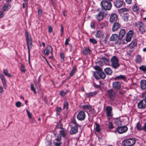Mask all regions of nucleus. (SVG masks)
<instances>
[{
  "label": "nucleus",
  "mask_w": 146,
  "mask_h": 146,
  "mask_svg": "<svg viewBox=\"0 0 146 146\" xmlns=\"http://www.w3.org/2000/svg\"><path fill=\"white\" fill-rule=\"evenodd\" d=\"M68 103L66 101H65L64 103L63 109L66 110H67L68 109Z\"/></svg>",
  "instance_id": "nucleus-37"
},
{
  "label": "nucleus",
  "mask_w": 146,
  "mask_h": 146,
  "mask_svg": "<svg viewBox=\"0 0 146 146\" xmlns=\"http://www.w3.org/2000/svg\"><path fill=\"white\" fill-rule=\"evenodd\" d=\"M142 58L140 55H137L135 58V62L137 63H140L141 62Z\"/></svg>",
  "instance_id": "nucleus-27"
},
{
  "label": "nucleus",
  "mask_w": 146,
  "mask_h": 146,
  "mask_svg": "<svg viewBox=\"0 0 146 146\" xmlns=\"http://www.w3.org/2000/svg\"><path fill=\"white\" fill-rule=\"evenodd\" d=\"M21 104V103L20 102H16L15 105L17 107H20Z\"/></svg>",
  "instance_id": "nucleus-54"
},
{
  "label": "nucleus",
  "mask_w": 146,
  "mask_h": 146,
  "mask_svg": "<svg viewBox=\"0 0 146 146\" xmlns=\"http://www.w3.org/2000/svg\"><path fill=\"white\" fill-rule=\"evenodd\" d=\"M94 68L97 70L93 73V76L96 79H104L106 78V76L105 74L102 71V68L100 66H96L94 67Z\"/></svg>",
  "instance_id": "nucleus-1"
},
{
  "label": "nucleus",
  "mask_w": 146,
  "mask_h": 146,
  "mask_svg": "<svg viewBox=\"0 0 146 146\" xmlns=\"http://www.w3.org/2000/svg\"><path fill=\"white\" fill-rule=\"evenodd\" d=\"M56 127L58 129H64L62 128L63 125L61 123H59L57 124Z\"/></svg>",
  "instance_id": "nucleus-46"
},
{
  "label": "nucleus",
  "mask_w": 146,
  "mask_h": 146,
  "mask_svg": "<svg viewBox=\"0 0 146 146\" xmlns=\"http://www.w3.org/2000/svg\"><path fill=\"white\" fill-rule=\"evenodd\" d=\"M61 140V137L60 135H58L57 136L54 141V145L56 146H59L61 144V142H57V141H60Z\"/></svg>",
  "instance_id": "nucleus-18"
},
{
  "label": "nucleus",
  "mask_w": 146,
  "mask_h": 146,
  "mask_svg": "<svg viewBox=\"0 0 146 146\" xmlns=\"http://www.w3.org/2000/svg\"><path fill=\"white\" fill-rule=\"evenodd\" d=\"M96 127L95 129L96 131L98 132H100L101 130L100 127V125L98 123H95Z\"/></svg>",
  "instance_id": "nucleus-36"
},
{
  "label": "nucleus",
  "mask_w": 146,
  "mask_h": 146,
  "mask_svg": "<svg viewBox=\"0 0 146 146\" xmlns=\"http://www.w3.org/2000/svg\"><path fill=\"white\" fill-rule=\"evenodd\" d=\"M125 79V76L124 75H121L119 76H117L115 77L114 79L115 80H124Z\"/></svg>",
  "instance_id": "nucleus-29"
},
{
  "label": "nucleus",
  "mask_w": 146,
  "mask_h": 146,
  "mask_svg": "<svg viewBox=\"0 0 146 146\" xmlns=\"http://www.w3.org/2000/svg\"><path fill=\"white\" fill-rule=\"evenodd\" d=\"M101 59L103 61L104 63L106 64H108L109 63L108 60L105 57H102Z\"/></svg>",
  "instance_id": "nucleus-45"
},
{
  "label": "nucleus",
  "mask_w": 146,
  "mask_h": 146,
  "mask_svg": "<svg viewBox=\"0 0 146 146\" xmlns=\"http://www.w3.org/2000/svg\"><path fill=\"white\" fill-rule=\"evenodd\" d=\"M43 58H44L45 60H46V63H47V64L49 65L50 67V68H52V67L50 65V64H49V63L48 61V60H47V59L45 58L44 57V56H43Z\"/></svg>",
  "instance_id": "nucleus-61"
},
{
  "label": "nucleus",
  "mask_w": 146,
  "mask_h": 146,
  "mask_svg": "<svg viewBox=\"0 0 146 146\" xmlns=\"http://www.w3.org/2000/svg\"><path fill=\"white\" fill-rule=\"evenodd\" d=\"M60 56L61 59V61L64 62V55L63 52H61L60 53Z\"/></svg>",
  "instance_id": "nucleus-44"
},
{
  "label": "nucleus",
  "mask_w": 146,
  "mask_h": 146,
  "mask_svg": "<svg viewBox=\"0 0 146 146\" xmlns=\"http://www.w3.org/2000/svg\"><path fill=\"white\" fill-rule=\"evenodd\" d=\"M135 25L139 29L144 26V24L141 21H139L135 22Z\"/></svg>",
  "instance_id": "nucleus-22"
},
{
  "label": "nucleus",
  "mask_w": 146,
  "mask_h": 146,
  "mask_svg": "<svg viewBox=\"0 0 146 146\" xmlns=\"http://www.w3.org/2000/svg\"><path fill=\"white\" fill-rule=\"evenodd\" d=\"M108 127L110 129H111L113 128V126L112 125V124L110 122L109 123Z\"/></svg>",
  "instance_id": "nucleus-60"
},
{
  "label": "nucleus",
  "mask_w": 146,
  "mask_h": 146,
  "mask_svg": "<svg viewBox=\"0 0 146 146\" xmlns=\"http://www.w3.org/2000/svg\"><path fill=\"white\" fill-rule=\"evenodd\" d=\"M72 123L75 125L74 126H79V125L76 122V120L73 119L72 121Z\"/></svg>",
  "instance_id": "nucleus-49"
},
{
  "label": "nucleus",
  "mask_w": 146,
  "mask_h": 146,
  "mask_svg": "<svg viewBox=\"0 0 146 146\" xmlns=\"http://www.w3.org/2000/svg\"><path fill=\"white\" fill-rule=\"evenodd\" d=\"M60 133L63 137H66V133L65 129H62L60 131Z\"/></svg>",
  "instance_id": "nucleus-33"
},
{
  "label": "nucleus",
  "mask_w": 146,
  "mask_h": 146,
  "mask_svg": "<svg viewBox=\"0 0 146 146\" xmlns=\"http://www.w3.org/2000/svg\"><path fill=\"white\" fill-rule=\"evenodd\" d=\"M118 37L117 35L116 34H113L110 38V40L111 41H115Z\"/></svg>",
  "instance_id": "nucleus-24"
},
{
  "label": "nucleus",
  "mask_w": 146,
  "mask_h": 146,
  "mask_svg": "<svg viewBox=\"0 0 146 146\" xmlns=\"http://www.w3.org/2000/svg\"><path fill=\"white\" fill-rule=\"evenodd\" d=\"M68 92H60V94L62 96H63L67 93Z\"/></svg>",
  "instance_id": "nucleus-56"
},
{
  "label": "nucleus",
  "mask_w": 146,
  "mask_h": 146,
  "mask_svg": "<svg viewBox=\"0 0 146 146\" xmlns=\"http://www.w3.org/2000/svg\"><path fill=\"white\" fill-rule=\"evenodd\" d=\"M107 95L110 99L111 100H113L116 96L117 94L115 90L111 89L107 90Z\"/></svg>",
  "instance_id": "nucleus-5"
},
{
  "label": "nucleus",
  "mask_w": 146,
  "mask_h": 146,
  "mask_svg": "<svg viewBox=\"0 0 146 146\" xmlns=\"http://www.w3.org/2000/svg\"><path fill=\"white\" fill-rule=\"evenodd\" d=\"M106 16V14L100 11L99 13L95 16V18L96 20L100 21L103 20L104 17Z\"/></svg>",
  "instance_id": "nucleus-9"
},
{
  "label": "nucleus",
  "mask_w": 146,
  "mask_h": 146,
  "mask_svg": "<svg viewBox=\"0 0 146 146\" xmlns=\"http://www.w3.org/2000/svg\"><path fill=\"white\" fill-rule=\"evenodd\" d=\"M106 115L108 117H112L113 115L112 108L111 106H108L106 107Z\"/></svg>",
  "instance_id": "nucleus-13"
},
{
  "label": "nucleus",
  "mask_w": 146,
  "mask_h": 146,
  "mask_svg": "<svg viewBox=\"0 0 146 146\" xmlns=\"http://www.w3.org/2000/svg\"><path fill=\"white\" fill-rule=\"evenodd\" d=\"M118 20V16L117 14L113 13L111 14L109 19L110 23H113L117 22Z\"/></svg>",
  "instance_id": "nucleus-8"
},
{
  "label": "nucleus",
  "mask_w": 146,
  "mask_h": 146,
  "mask_svg": "<svg viewBox=\"0 0 146 146\" xmlns=\"http://www.w3.org/2000/svg\"><path fill=\"white\" fill-rule=\"evenodd\" d=\"M86 117L85 113L83 111H80L77 116V119L80 121H82Z\"/></svg>",
  "instance_id": "nucleus-14"
},
{
  "label": "nucleus",
  "mask_w": 146,
  "mask_h": 146,
  "mask_svg": "<svg viewBox=\"0 0 146 146\" xmlns=\"http://www.w3.org/2000/svg\"><path fill=\"white\" fill-rule=\"evenodd\" d=\"M31 90H32L35 94L36 93V90L34 88V86L33 83H31Z\"/></svg>",
  "instance_id": "nucleus-42"
},
{
  "label": "nucleus",
  "mask_w": 146,
  "mask_h": 146,
  "mask_svg": "<svg viewBox=\"0 0 146 146\" xmlns=\"http://www.w3.org/2000/svg\"><path fill=\"white\" fill-rule=\"evenodd\" d=\"M25 37L27 45V46L29 59L30 58V50L32 48V38L30 34H29L27 31L25 32Z\"/></svg>",
  "instance_id": "nucleus-3"
},
{
  "label": "nucleus",
  "mask_w": 146,
  "mask_h": 146,
  "mask_svg": "<svg viewBox=\"0 0 146 146\" xmlns=\"http://www.w3.org/2000/svg\"><path fill=\"white\" fill-rule=\"evenodd\" d=\"M142 130L146 132V123H145L143 126L142 127Z\"/></svg>",
  "instance_id": "nucleus-50"
},
{
  "label": "nucleus",
  "mask_w": 146,
  "mask_h": 146,
  "mask_svg": "<svg viewBox=\"0 0 146 146\" xmlns=\"http://www.w3.org/2000/svg\"><path fill=\"white\" fill-rule=\"evenodd\" d=\"M60 26H61L60 31L61 32V33L60 34V35L62 36V35L63 33L64 29H63V26L62 24H61Z\"/></svg>",
  "instance_id": "nucleus-52"
},
{
  "label": "nucleus",
  "mask_w": 146,
  "mask_h": 146,
  "mask_svg": "<svg viewBox=\"0 0 146 146\" xmlns=\"http://www.w3.org/2000/svg\"><path fill=\"white\" fill-rule=\"evenodd\" d=\"M48 32L51 33L52 30V28L50 26H48Z\"/></svg>",
  "instance_id": "nucleus-62"
},
{
  "label": "nucleus",
  "mask_w": 146,
  "mask_h": 146,
  "mask_svg": "<svg viewBox=\"0 0 146 146\" xmlns=\"http://www.w3.org/2000/svg\"><path fill=\"white\" fill-rule=\"evenodd\" d=\"M114 5L117 8L122 7L123 5V2L121 0H115L114 2Z\"/></svg>",
  "instance_id": "nucleus-16"
},
{
  "label": "nucleus",
  "mask_w": 146,
  "mask_h": 146,
  "mask_svg": "<svg viewBox=\"0 0 146 146\" xmlns=\"http://www.w3.org/2000/svg\"><path fill=\"white\" fill-rule=\"evenodd\" d=\"M115 123L116 125H117V126H119L121 125V121L119 119H116L115 120Z\"/></svg>",
  "instance_id": "nucleus-41"
},
{
  "label": "nucleus",
  "mask_w": 146,
  "mask_h": 146,
  "mask_svg": "<svg viewBox=\"0 0 146 146\" xmlns=\"http://www.w3.org/2000/svg\"><path fill=\"white\" fill-rule=\"evenodd\" d=\"M70 40L68 38H66V40L65 42V45L66 46L67 45H69V41Z\"/></svg>",
  "instance_id": "nucleus-59"
},
{
  "label": "nucleus",
  "mask_w": 146,
  "mask_h": 146,
  "mask_svg": "<svg viewBox=\"0 0 146 146\" xmlns=\"http://www.w3.org/2000/svg\"><path fill=\"white\" fill-rule=\"evenodd\" d=\"M111 66L114 68L116 69L119 66V61L118 58L115 56H113L111 59Z\"/></svg>",
  "instance_id": "nucleus-4"
},
{
  "label": "nucleus",
  "mask_w": 146,
  "mask_h": 146,
  "mask_svg": "<svg viewBox=\"0 0 146 146\" xmlns=\"http://www.w3.org/2000/svg\"><path fill=\"white\" fill-rule=\"evenodd\" d=\"M91 52V51L90 50L89 47L85 48L83 50V53L85 55L88 54H90Z\"/></svg>",
  "instance_id": "nucleus-31"
},
{
  "label": "nucleus",
  "mask_w": 146,
  "mask_h": 146,
  "mask_svg": "<svg viewBox=\"0 0 146 146\" xmlns=\"http://www.w3.org/2000/svg\"><path fill=\"white\" fill-rule=\"evenodd\" d=\"M21 70L22 72L25 73V69L24 66L22 64H21Z\"/></svg>",
  "instance_id": "nucleus-47"
},
{
  "label": "nucleus",
  "mask_w": 146,
  "mask_h": 146,
  "mask_svg": "<svg viewBox=\"0 0 146 146\" xmlns=\"http://www.w3.org/2000/svg\"><path fill=\"white\" fill-rule=\"evenodd\" d=\"M112 27V31H117L120 27V25L117 22L113 23Z\"/></svg>",
  "instance_id": "nucleus-17"
},
{
  "label": "nucleus",
  "mask_w": 146,
  "mask_h": 146,
  "mask_svg": "<svg viewBox=\"0 0 146 146\" xmlns=\"http://www.w3.org/2000/svg\"><path fill=\"white\" fill-rule=\"evenodd\" d=\"M96 94V92H91L88 93H86L85 95L87 97L89 98L92 97Z\"/></svg>",
  "instance_id": "nucleus-32"
},
{
  "label": "nucleus",
  "mask_w": 146,
  "mask_h": 146,
  "mask_svg": "<svg viewBox=\"0 0 146 146\" xmlns=\"http://www.w3.org/2000/svg\"><path fill=\"white\" fill-rule=\"evenodd\" d=\"M128 127L126 125L118 127L116 130L115 131V132H116V131H117L119 134H123L126 132L128 130Z\"/></svg>",
  "instance_id": "nucleus-7"
},
{
  "label": "nucleus",
  "mask_w": 146,
  "mask_h": 146,
  "mask_svg": "<svg viewBox=\"0 0 146 146\" xmlns=\"http://www.w3.org/2000/svg\"><path fill=\"white\" fill-rule=\"evenodd\" d=\"M0 77L2 80V82L5 80L4 77L2 74H0Z\"/></svg>",
  "instance_id": "nucleus-57"
},
{
  "label": "nucleus",
  "mask_w": 146,
  "mask_h": 146,
  "mask_svg": "<svg viewBox=\"0 0 146 146\" xmlns=\"http://www.w3.org/2000/svg\"><path fill=\"white\" fill-rule=\"evenodd\" d=\"M38 15L40 17L41 16L42 14V11L41 9H38Z\"/></svg>",
  "instance_id": "nucleus-55"
},
{
  "label": "nucleus",
  "mask_w": 146,
  "mask_h": 146,
  "mask_svg": "<svg viewBox=\"0 0 146 146\" xmlns=\"http://www.w3.org/2000/svg\"><path fill=\"white\" fill-rule=\"evenodd\" d=\"M125 34V31L123 29H121L119 32L118 38L119 40H121Z\"/></svg>",
  "instance_id": "nucleus-20"
},
{
  "label": "nucleus",
  "mask_w": 146,
  "mask_h": 146,
  "mask_svg": "<svg viewBox=\"0 0 146 146\" xmlns=\"http://www.w3.org/2000/svg\"><path fill=\"white\" fill-rule=\"evenodd\" d=\"M76 72V69L74 68L71 70L70 72V75L71 76H73L75 73Z\"/></svg>",
  "instance_id": "nucleus-43"
},
{
  "label": "nucleus",
  "mask_w": 146,
  "mask_h": 146,
  "mask_svg": "<svg viewBox=\"0 0 146 146\" xmlns=\"http://www.w3.org/2000/svg\"><path fill=\"white\" fill-rule=\"evenodd\" d=\"M125 92L124 90H120L119 91V94L121 95L125 93Z\"/></svg>",
  "instance_id": "nucleus-63"
},
{
  "label": "nucleus",
  "mask_w": 146,
  "mask_h": 146,
  "mask_svg": "<svg viewBox=\"0 0 146 146\" xmlns=\"http://www.w3.org/2000/svg\"><path fill=\"white\" fill-rule=\"evenodd\" d=\"M102 10L105 11L110 10L112 6V4L111 1L108 0H104L100 3Z\"/></svg>",
  "instance_id": "nucleus-2"
},
{
  "label": "nucleus",
  "mask_w": 146,
  "mask_h": 146,
  "mask_svg": "<svg viewBox=\"0 0 146 146\" xmlns=\"http://www.w3.org/2000/svg\"><path fill=\"white\" fill-rule=\"evenodd\" d=\"M27 112L28 114L29 118L30 119H31L32 116V114L30 113L29 111L28 110H27Z\"/></svg>",
  "instance_id": "nucleus-51"
},
{
  "label": "nucleus",
  "mask_w": 146,
  "mask_h": 146,
  "mask_svg": "<svg viewBox=\"0 0 146 146\" xmlns=\"http://www.w3.org/2000/svg\"><path fill=\"white\" fill-rule=\"evenodd\" d=\"M90 42L94 44H96L97 43V41L96 40L93 38H90Z\"/></svg>",
  "instance_id": "nucleus-48"
},
{
  "label": "nucleus",
  "mask_w": 146,
  "mask_h": 146,
  "mask_svg": "<svg viewBox=\"0 0 146 146\" xmlns=\"http://www.w3.org/2000/svg\"><path fill=\"white\" fill-rule=\"evenodd\" d=\"M123 17L124 21H127L128 19L129 15L127 13H125L123 14Z\"/></svg>",
  "instance_id": "nucleus-35"
},
{
  "label": "nucleus",
  "mask_w": 146,
  "mask_h": 146,
  "mask_svg": "<svg viewBox=\"0 0 146 146\" xmlns=\"http://www.w3.org/2000/svg\"><path fill=\"white\" fill-rule=\"evenodd\" d=\"M137 44V43L135 40L132 41L129 45L128 47L130 49H132L134 48Z\"/></svg>",
  "instance_id": "nucleus-26"
},
{
  "label": "nucleus",
  "mask_w": 146,
  "mask_h": 146,
  "mask_svg": "<svg viewBox=\"0 0 146 146\" xmlns=\"http://www.w3.org/2000/svg\"><path fill=\"white\" fill-rule=\"evenodd\" d=\"M3 73L5 76L9 77L11 76V74L8 73V70L6 69L4 70L3 71Z\"/></svg>",
  "instance_id": "nucleus-39"
},
{
  "label": "nucleus",
  "mask_w": 146,
  "mask_h": 146,
  "mask_svg": "<svg viewBox=\"0 0 146 146\" xmlns=\"http://www.w3.org/2000/svg\"><path fill=\"white\" fill-rule=\"evenodd\" d=\"M44 52L45 55L48 56L49 53L52 54V48L51 46H47L45 49L44 50Z\"/></svg>",
  "instance_id": "nucleus-11"
},
{
  "label": "nucleus",
  "mask_w": 146,
  "mask_h": 146,
  "mask_svg": "<svg viewBox=\"0 0 146 146\" xmlns=\"http://www.w3.org/2000/svg\"><path fill=\"white\" fill-rule=\"evenodd\" d=\"M11 7V5L9 4H7L4 5L3 7V10L4 11H6L9 9Z\"/></svg>",
  "instance_id": "nucleus-28"
},
{
  "label": "nucleus",
  "mask_w": 146,
  "mask_h": 146,
  "mask_svg": "<svg viewBox=\"0 0 146 146\" xmlns=\"http://www.w3.org/2000/svg\"><path fill=\"white\" fill-rule=\"evenodd\" d=\"M137 106L138 108L143 109L146 107V101L145 100H142L138 103Z\"/></svg>",
  "instance_id": "nucleus-12"
},
{
  "label": "nucleus",
  "mask_w": 146,
  "mask_h": 146,
  "mask_svg": "<svg viewBox=\"0 0 146 146\" xmlns=\"http://www.w3.org/2000/svg\"><path fill=\"white\" fill-rule=\"evenodd\" d=\"M82 108L83 109H87L89 110L90 111H93V109L92 106L89 105H86L82 106Z\"/></svg>",
  "instance_id": "nucleus-23"
},
{
  "label": "nucleus",
  "mask_w": 146,
  "mask_h": 146,
  "mask_svg": "<svg viewBox=\"0 0 146 146\" xmlns=\"http://www.w3.org/2000/svg\"><path fill=\"white\" fill-rule=\"evenodd\" d=\"M112 88L115 90H119L121 88V84L120 82L115 81L113 82Z\"/></svg>",
  "instance_id": "nucleus-10"
},
{
  "label": "nucleus",
  "mask_w": 146,
  "mask_h": 146,
  "mask_svg": "<svg viewBox=\"0 0 146 146\" xmlns=\"http://www.w3.org/2000/svg\"><path fill=\"white\" fill-rule=\"evenodd\" d=\"M5 14L4 11H0V18H3Z\"/></svg>",
  "instance_id": "nucleus-53"
},
{
  "label": "nucleus",
  "mask_w": 146,
  "mask_h": 146,
  "mask_svg": "<svg viewBox=\"0 0 146 146\" xmlns=\"http://www.w3.org/2000/svg\"><path fill=\"white\" fill-rule=\"evenodd\" d=\"M105 72L108 75H111L112 72V71L110 68H107L104 70Z\"/></svg>",
  "instance_id": "nucleus-30"
},
{
  "label": "nucleus",
  "mask_w": 146,
  "mask_h": 146,
  "mask_svg": "<svg viewBox=\"0 0 146 146\" xmlns=\"http://www.w3.org/2000/svg\"><path fill=\"white\" fill-rule=\"evenodd\" d=\"M78 126H74L71 129L70 133L71 135H73L76 134L78 131Z\"/></svg>",
  "instance_id": "nucleus-19"
},
{
  "label": "nucleus",
  "mask_w": 146,
  "mask_h": 146,
  "mask_svg": "<svg viewBox=\"0 0 146 146\" xmlns=\"http://www.w3.org/2000/svg\"><path fill=\"white\" fill-rule=\"evenodd\" d=\"M139 69L143 71L144 73H145L146 71V66L145 65H142L139 67Z\"/></svg>",
  "instance_id": "nucleus-40"
},
{
  "label": "nucleus",
  "mask_w": 146,
  "mask_h": 146,
  "mask_svg": "<svg viewBox=\"0 0 146 146\" xmlns=\"http://www.w3.org/2000/svg\"><path fill=\"white\" fill-rule=\"evenodd\" d=\"M100 25L101 28H104L106 26V23H101L100 24Z\"/></svg>",
  "instance_id": "nucleus-58"
},
{
  "label": "nucleus",
  "mask_w": 146,
  "mask_h": 146,
  "mask_svg": "<svg viewBox=\"0 0 146 146\" xmlns=\"http://www.w3.org/2000/svg\"><path fill=\"white\" fill-rule=\"evenodd\" d=\"M146 31V27L143 26L138 29V32L142 34H144Z\"/></svg>",
  "instance_id": "nucleus-25"
},
{
  "label": "nucleus",
  "mask_w": 146,
  "mask_h": 146,
  "mask_svg": "<svg viewBox=\"0 0 146 146\" xmlns=\"http://www.w3.org/2000/svg\"><path fill=\"white\" fill-rule=\"evenodd\" d=\"M140 87L143 90L146 88V81L145 80H141L140 82Z\"/></svg>",
  "instance_id": "nucleus-21"
},
{
  "label": "nucleus",
  "mask_w": 146,
  "mask_h": 146,
  "mask_svg": "<svg viewBox=\"0 0 146 146\" xmlns=\"http://www.w3.org/2000/svg\"><path fill=\"white\" fill-rule=\"evenodd\" d=\"M134 33L133 31L130 30L127 33L126 40L127 42H128L131 40V38L134 34Z\"/></svg>",
  "instance_id": "nucleus-15"
},
{
  "label": "nucleus",
  "mask_w": 146,
  "mask_h": 146,
  "mask_svg": "<svg viewBox=\"0 0 146 146\" xmlns=\"http://www.w3.org/2000/svg\"><path fill=\"white\" fill-rule=\"evenodd\" d=\"M62 109L60 107H58L56 109V111L58 112H60L61 111V110Z\"/></svg>",
  "instance_id": "nucleus-64"
},
{
  "label": "nucleus",
  "mask_w": 146,
  "mask_h": 146,
  "mask_svg": "<svg viewBox=\"0 0 146 146\" xmlns=\"http://www.w3.org/2000/svg\"><path fill=\"white\" fill-rule=\"evenodd\" d=\"M136 127L137 129L139 130H142V127L140 123L139 122H138L137 123Z\"/></svg>",
  "instance_id": "nucleus-38"
},
{
  "label": "nucleus",
  "mask_w": 146,
  "mask_h": 146,
  "mask_svg": "<svg viewBox=\"0 0 146 146\" xmlns=\"http://www.w3.org/2000/svg\"><path fill=\"white\" fill-rule=\"evenodd\" d=\"M103 36V34L100 31H97L96 34V36L97 38H101Z\"/></svg>",
  "instance_id": "nucleus-34"
},
{
  "label": "nucleus",
  "mask_w": 146,
  "mask_h": 146,
  "mask_svg": "<svg viewBox=\"0 0 146 146\" xmlns=\"http://www.w3.org/2000/svg\"><path fill=\"white\" fill-rule=\"evenodd\" d=\"M135 141L134 138H130L124 140L123 144L124 146H132L135 144Z\"/></svg>",
  "instance_id": "nucleus-6"
}]
</instances>
